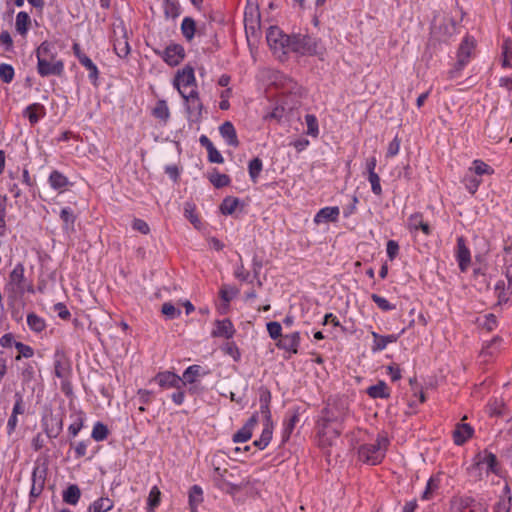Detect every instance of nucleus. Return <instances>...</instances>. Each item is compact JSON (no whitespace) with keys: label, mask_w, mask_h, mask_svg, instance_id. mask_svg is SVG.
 I'll return each mask as SVG.
<instances>
[{"label":"nucleus","mask_w":512,"mask_h":512,"mask_svg":"<svg viewBox=\"0 0 512 512\" xmlns=\"http://www.w3.org/2000/svg\"><path fill=\"white\" fill-rule=\"evenodd\" d=\"M37 71L42 77L61 76L64 72V63L57 59V51L54 43L44 41L36 49Z\"/></svg>","instance_id":"obj_1"},{"label":"nucleus","mask_w":512,"mask_h":512,"mask_svg":"<svg viewBox=\"0 0 512 512\" xmlns=\"http://www.w3.org/2000/svg\"><path fill=\"white\" fill-rule=\"evenodd\" d=\"M389 445L387 437L378 435L375 443L363 444L358 449L359 459L370 465H377L385 457Z\"/></svg>","instance_id":"obj_2"},{"label":"nucleus","mask_w":512,"mask_h":512,"mask_svg":"<svg viewBox=\"0 0 512 512\" xmlns=\"http://www.w3.org/2000/svg\"><path fill=\"white\" fill-rule=\"evenodd\" d=\"M24 265L18 263L9 274L8 283L5 286L7 300L9 305H13L18 299L25 294L26 278L24 276Z\"/></svg>","instance_id":"obj_3"},{"label":"nucleus","mask_w":512,"mask_h":512,"mask_svg":"<svg viewBox=\"0 0 512 512\" xmlns=\"http://www.w3.org/2000/svg\"><path fill=\"white\" fill-rule=\"evenodd\" d=\"M349 415L348 401L345 398H329L327 405L322 409L320 417L326 422H332L344 426Z\"/></svg>","instance_id":"obj_4"},{"label":"nucleus","mask_w":512,"mask_h":512,"mask_svg":"<svg viewBox=\"0 0 512 512\" xmlns=\"http://www.w3.org/2000/svg\"><path fill=\"white\" fill-rule=\"evenodd\" d=\"M287 53L294 52L299 55H315L318 52L319 43L316 38L308 34H292L289 36Z\"/></svg>","instance_id":"obj_5"},{"label":"nucleus","mask_w":512,"mask_h":512,"mask_svg":"<svg viewBox=\"0 0 512 512\" xmlns=\"http://www.w3.org/2000/svg\"><path fill=\"white\" fill-rule=\"evenodd\" d=\"M316 428L319 445L322 448H326L332 446L340 437L344 426L339 424L336 425L332 422H326L324 418L319 417Z\"/></svg>","instance_id":"obj_6"},{"label":"nucleus","mask_w":512,"mask_h":512,"mask_svg":"<svg viewBox=\"0 0 512 512\" xmlns=\"http://www.w3.org/2000/svg\"><path fill=\"white\" fill-rule=\"evenodd\" d=\"M48 472V463L46 460L43 462H36L32 472V486L30 490V502L38 498L45 486L46 476Z\"/></svg>","instance_id":"obj_7"},{"label":"nucleus","mask_w":512,"mask_h":512,"mask_svg":"<svg viewBox=\"0 0 512 512\" xmlns=\"http://www.w3.org/2000/svg\"><path fill=\"white\" fill-rule=\"evenodd\" d=\"M113 49L120 58H126L130 53V45L128 42L127 30L123 23L114 25L113 28Z\"/></svg>","instance_id":"obj_8"},{"label":"nucleus","mask_w":512,"mask_h":512,"mask_svg":"<svg viewBox=\"0 0 512 512\" xmlns=\"http://www.w3.org/2000/svg\"><path fill=\"white\" fill-rule=\"evenodd\" d=\"M289 36L290 35L284 34L279 27L270 26L266 34V40L274 53H281L282 55H286V44H288Z\"/></svg>","instance_id":"obj_9"},{"label":"nucleus","mask_w":512,"mask_h":512,"mask_svg":"<svg viewBox=\"0 0 512 512\" xmlns=\"http://www.w3.org/2000/svg\"><path fill=\"white\" fill-rule=\"evenodd\" d=\"M475 48V43L469 37H465L461 42L458 53H457V62L452 70H450V77H455L469 62L472 51Z\"/></svg>","instance_id":"obj_10"},{"label":"nucleus","mask_w":512,"mask_h":512,"mask_svg":"<svg viewBox=\"0 0 512 512\" xmlns=\"http://www.w3.org/2000/svg\"><path fill=\"white\" fill-rule=\"evenodd\" d=\"M182 97L187 103V113L189 119L193 122H198L202 117L203 104L199 98L198 92L191 89L188 93H182Z\"/></svg>","instance_id":"obj_11"},{"label":"nucleus","mask_w":512,"mask_h":512,"mask_svg":"<svg viewBox=\"0 0 512 512\" xmlns=\"http://www.w3.org/2000/svg\"><path fill=\"white\" fill-rule=\"evenodd\" d=\"M160 387L162 388H184L186 387V382L183 379L171 371L159 372L153 378Z\"/></svg>","instance_id":"obj_12"},{"label":"nucleus","mask_w":512,"mask_h":512,"mask_svg":"<svg viewBox=\"0 0 512 512\" xmlns=\"http://www.w3.org/2000/svg\"><path fill=\"white\" fill-rule=\"evenodd\" d=\"M195 74L193 67L187 65L175 76L174 86L177 88L179 93H187L185 89L190 86H195Z\"/></svg>","instance_id":"obj_13"},{"label":"nucleus","mask_w":512,"mask_h":512,"mask_svg":"<svg viewBox=\"0 0 512 512\" xmlns=\"http://www.w3.org/2000/svg\"><path fill=\"white\" fill-rule=\"evenodd\" d=\"M185 57L184 47L180 44H170L162 52L163 60L170 66H177Z\"/></svg>","instance_id":"obj_14"},{"label":"nucleus","mask_w":512,"mask_h":512,"mask_svg":"<svg viewBox=\"0 0 512 512\" xmlns=\"http://www.w3.org/2000/svg\"><path fill=\"white\" fill-rule=\"evenodd\" d=\"M54 373L60 379H67L71 373V365L69 359L61 351H56L54 355Z\"/></svg>","instance_id":"obj_15"},{"label":"nucleus","mask_w":512,"mask_h":512,"mask_svg":"<svg viewBox=\"0 0 512 512\" xmlns=\"http://www.w3.org/2000/svg\"><path fill=\"white\" fill-rule=\"evenodd\" d=\"M44 431L48 438L58 437L63 429V420L57 415H50L43 419Z\"/></svg>","instance_id":"obj_16"},{"label":"nucleus","mask_w":512,"mask_h":512,"mask_svg":"<svg viewBox=\"0 0 512 512\" xmlns=\"http://www.w3.org/2000/svg\"><path fill=\"white\" fill-rule=\"evenodd\" d=\"M505 275L508 282L507 288L505 289L503 281H499L495 286L499 304L506 303L509 300V295H512V265L506 268Z\"/></svg>","instance_id":"obj_17"},{"label":"nucleus","mask_w":512,"mask_h":512,"mask_svg":"<svg viewBox=\"0 0 512 512\" xmlns=\"http://www.w3.org/2000/svg\"><path fill=\"white\" fill-rule=\"evenodd\" d=\"M277 86L279 87L282 94H289L296 97H302L303 88L292 78L281 76L279 81L277 82Z\"/></svg>","instance_id":"obj_18"},{"label":"nucleus","mask_w":512,"mask_h":512,"mask_svg":"<svg viewBox=\"0 0 512 512\" xmlns=\"http://www.w3.org/2000/svg\"><path fill=\"white\" fill-rule=\"evenodd\" d=\"M300 344V333L293 332L291 334L283 335L277 342V347L287 352L296 354Z\"/></svg>","instance_id":"obj_19"},{"label":"nucleus","mask_w":512,"mask_h":512,"mask_svg":"<svg viewBox=\"0 0 512 512\" xmlns=\"http://www.w3.org/2000/svg\"><path fill=\"white\" fill-rule=\"evenodd\" d=\"M457 261L459 268L462 272L466 271L471 262V255L468 247L465 244L464 237H458L457 239Z\"/></svg>","instance_id":"obj_20"},{"label":"nucleus","mask_w":512,"mask_h":512,"mask_svg":"<svg viewBox=\"0 0 512 512\" xmlns=\"http://www.w3.org/2000/svg\"><path fill=\"white\" fill-rule=\"evenodd\" d=\"M474 429L471 425L459 423L453 431V440L456 445H463L468 439L473 436Z\"/></svg>","instance_id":"obj_21"},{"label":"nucleus","mask_w":512,"mask_h":512,"mask_svg":"<svg viewBox=\"0 0 512 512\" xmlns=\"http://www.w3.org/2000/svg\"><path fill=\"white\" fill-rule=\"evenodd\" d=\"M216 328L212 331L213 337H225L230 339L235 333V329L230 319L217 320Z\"/></svg>","instance_id":"obj_22"},{"label":"nucleus","mask_w":512,"mask_h":512,"mask_svg":"<svg viewBox=\"0 0 512 512\" xmlns=\"http://www.w3.org/2000/svg\"><path fill=\"white\" fill-rule=\"evenodd\" d=\"M220 135L225 139L226 143L233 147L239 146V140L234 125L230 121H225L219 127Z\"/></svg>","instance_id":"obj_23"},{"label":"nucleus","mask_w":512,"mask_h":512,"mask_svg":"<svg viewBox=\"0 0 512 512\" xmlns=\"http://www.w3.org/2000/svg\"><path fill=\"white\" fill-rule=\"evenodd\" d=\"M339 213L340 211L338 207L322 208L315 215L314 222L316 224L335 222L338 219Z\"/></svg>","instance_id":"obj_24"},{"label":"nucleus","mask_w":512,"mask_h":512,"mask_svg":"<svg viewBox=\"0 0 512 512\" xmlns=\"http://www.w3.org/2000/svg\"><path fill=\"white\" fill-rule=\"evenodd\" d=\"M60 219L63 222V230L67 234L75 232L76 215L70 207H64L61 210Z\"/></svg>","instance_id":"obj_25"},{"label":"nucleus","mask_w":512,"mask_h":512,"mask_svg":"<svg viewBox=\"0 0 512 512\" xmlns=\"http://www.w3.org/2000/svg\"><path fill=\"white\" fill-rule=\"evenodd\" d=\"M372 336L374 339L373 346H372L373 352L381 351V350L385 349L389 343L396 342L399 338V334L398 335L390 334V335L383 336L376 332H372Z\"/></svg>","instance_id":"obj_26"},{"label":"nucleus","mask_w":512,"mask_h":512,"mask_svg":"<svg viewBox=\"0 0 512 512\" xmlns=\"http://www.w3.org/2000/svg\"><path fill=\"white\" fill-rule=\"evenodd\" d=\"M24 116L28 117L31 125H35L41 117L45 116V107L40 103H33L25 108Z\"/></svg>","instance_id":"obj_27"},{"label":"nucleus","mask_w":512,"mask_h":512,"mask_svg":"<svg viewBox=\"0 0 512 512\" xmlns=\"http://www.w3.org/2000/svg\"><path fill=\"white\" fill-rule=\"evenodd\" d=\"M477 465H486L487 470L491 472L497 471V457L492 452L484 450L477 455Z\"/></svg>","instance_id":"obj_28"},{"label":"nucleus","mask_w":512,"mask_h":512,"mask_svg":"<svg viewBox=\"0 0 512 512\" xmlns=\"http://www.w3.org/2000/svg\"><path fill=\"white\" fill-rule=\"evenodd\" d=\"M181 33L186 41L191 42L197 33V23L191 17H185L181 23Z\"/></svg>","instance_id":"obj_29"},{"label":"nucleus","mask_w":512,"mask_h":512,"mask_svg":"<svg viewBox=\"0 0 512 512\" xmlns=\"http://www.w3.org/2000/svg\"><path fill=\"white\" fill-rule=\"evenodd\" d=\"M408 226L411 230L421 229L426 235L431 233L430 226L423 220V215L421 213L412 214L408 219Z\"/></svg>","instance_id":"obj_30"},{"label":"nucleus","mask_w":512,"mask_h":512,"mask_svg":"<svg viewBox=\"0 0 512 512\" xmlns=\"http://www.w3.org/2000/svg\"><path fill=\"white\" fill-rule=\"evenodd\" d=\"M474 499L470 497H454L451 500V511L452 512H469L472 507Z\"/></svg>","instance_id":"obj_31"},{"label":"nucleus","mask_w":512,"mask_h":512,"mask_svg":"<svg viewBox=\"0 0 512 512\" xmlns=\"http://www.w3.org/2000/svg\"><path fill=\"white\" fill-rule=\"evenodd\" d=\"M63 501L70 505H76L81 496V490L76 484L69 485L63 491Z\"/></svg>","instance_id":"obj_32"},{"label":"nucleus","mask_w":512,"mask_h":512,"mask_svg":"<svg viewBox=\"0 0 512 512\" xmlns=\"http://www.w3.org/2000/svg\"><path fill=\"white\" fill-rule=\"evenodd\" d=\"M367 394L371 398H388L390 396L389 388L384 381H379L377 384L370 386L367 389Z\"/></svg>","instance_id":"obj_33"},{"label":"nucleus","mask_w":512,"mask_h":512,"mask_svg":"<svg viewBox=\"0 0 512 512\" xmlns=\"http://www.w3.org/2000/svg\"><path fill=\"white\" fill-rule=\"evenodd\" d=\"M203 501V491L198 485H193L189 490V506L191 512H196L197 507Z\"/></svg>","instance_id":"obj_34"},{"label":"nucleus","mask_w":512,"mask_h":512,"mask_svg":"<svg viewBox=\"0 0 512 512\" xmlns=\"http://www.w3.org/2000/svg\"><path fill=\"white\" fill-rule=\"evenodd\" d=\"M114 503L108 497H101L95 500L90 506V512H107L112 510Z\"/></svg>","instance_id":"obj_35"},{"label":"nucleus","mask_w":512,"mask_h":512,"mask_svg":"<svg viewBox=\"0 0 512 512\" xmlns=\"http://www.w3.org/2000/svg\"><path fill=\"white\" fill-rule=\"evenodd\" d=\"M49 184L53 189L59 190L68 186L69 180L61 172L54 170L49 176Z\"/></svg>","instance_id":"obj_36"},{"label":"nucleus","mask_w":512,"mask_h":512,"mask_svg":"<svg viewBox=\"0 0 512 512\" xmlns=\"http://www.w3.org/2000/svg\"><path fill=\"white\" fill-rule=\"evenodd\" d=\"M31 23L30 16L28 13L21 11L16 16L15 27L19 34L26 35L29 29V25Z\"/></svg>","instance_id":"obj_37"},{"label":"nucleus","mask_w":512,"mask_h":512,"mask_svg":"<svg viewBox=\"0 0 512 512\" xmlns=\"http://www.w3.org/2000/svg\"><path fill=\"white\" fill-rule=\"evenodd\" d=\"M240 203L239 198L227 196L223 199L220 205V211L223 215H231L235 212Z\"/></svg>","instance_id":"obj_38"},{"label":"nucleus","mask_w":512,"mask_h":512,"mask_svg":"<svg viewBox=\"0 0 512 512\" xmlns=\"http://www.w3.org/2000/svg\"><path fill=\"white\" fill-rule=\"evenodd\" d=\"M249 481L240 478L239 481H230V479H224L225 491L230 495H235L244 489L248 485Z\"/></svg>","instance_id":"obj_39"},{"label":"nucleus","mask_w":512,"mask_h":512,"mask_svg":"<svg viewBox=\"0 0 512 512\" xmlns=\"http://www.w3.org/2000/svg\"><path fill=\"white\" fill-rule=\"evenodd\" d=\"M80 64L82 66H84L89 71L88 78L90 79V81L94 85H97L99 71H98L97 66L93 63V61L88 56H83V57H81Z\"/></svg>","instance_id":"obj_40"},{"label":"nucleus","mask_w":512,"mask_h":512,"mask_svg":"<svg viewBox=\"0 0 512 512\" xmlns=\"http://www.w3.org/2000/svg\"><path fill=\"white\" fill-rule=\"evenodd\" d=\"M27 325L32 331L37 333L42 332L46 328L45 320L33 312L27 315Z\"/></svg>","instance_id":"obj_41"},{"label":"nucleus","mask_w":512,"mask_h":512,"mask_svg":"<svg viewBox=\"0 0 512 512\" xmlns=\"http://www.w3.org/2000/svg\"><path fill=\"white\" fill-rule=\"evenodd\" d=\"M184 216L191 222V224L199 229L201 226V221L196 214V206L192 202H186L184 204Z\"/></svg>","instance_id":"obj_42"},{"label":"nucleus","mask_w":512,"mask_h":512,"mask_svg":"<svg viewBox=\"0 0 512 512\" xmlns=\"http://www.w3.org/2000/svg\"><path fill=\"white\" fill-rule=\"evenodd\" d=\"M272 439V427L269 424H266L260 438L253 442V446L257 447L259 450L265 449Z\"/></svg>","instance_id":"obj_43"},{"label":"nucleus","mask_w":512,"mask_h":512,"mask_svg":"<svg viewBox=\"0 0 512 512\" xmlns=\"http://www.w3.org/2000/svg\"><path fill=\"white\" fill-rule=\"evenodd\" d=\"M152 114L155 118H158L164 122H167V120L170 117V112H169V108H168L166 101L165 100L157 101Z\"/></svg>","instance_id":"obj_44"},{"label":"nucleus","mask_w":512,"mask_h":512,"mask_svg":"<svg viewBox=\"0 0 512 512\" xmlns=\"http://www.w3.org/2000/svg\"><path fill=\"white\" fill-rule=\"evenodd\" d=\"M263 169V162L259 157L253 158L248 164V171L251 180L257 183L259 175Z\"/></svg>","instance_id":"obj_45"},{"label":"nucleus","mask_w":512,"mask_h":512,"mask_svg":"<svg viewBox=\"0 0 512 512\" xmlns=\"http://www.w3.org/2000/svg\"><path fill=\"white\" fill-rule=\"evenodd\" d=\"M163 10L166 18L175 19L180 15V6L173 0H164Z\"/></svg>","instance_id":"obj_46"},{"label":"nucleus","mask_w":512,"mask_h":512,"mask_svg":"<svg viewBox=\"0 0 512 512\" xmlns=\"http://www.w3.org/2000/svg\"><path fill=\"white\" fill-rule=\"evenodd\" d=\"M20 376L23 384H28L35 378V364L26 362L20 370Z\"/></svg>","instance_id":"obj_47"},{"label":"nucleus","mask_w":512,"mask_h":512,"mask_svg":"<svg viewBox=\"0 0 512 512\" xmlns=\"http://www.w3.org/2000/svg\"><path fill=\"white\" fill-rule=\"evenodd\" d=\"M6 207L7 197L0 194V237H4L6 235Z\"/></svg>","instance_id":"obj_48"},{"label":"nucleus","mask_w":512,"mask_h":512,"mask_svg":"<svg viewBox=\"0 0 512 512\" xmlns=\"http://www.w3.org/2000/svg\"><path fill=\"white\" fill-rule=\"evenodd\" d=\"M501 342L502 339L500 337H494L486 346L482 348L481 355L484 357L495 355L500 349Z\"/></svg>","instance_id":"obj_49"},{"label":"nucleus","mask_w":512,"mask_h":512,"mask_svg":"<svg viewBox=\"0 0 512 512\" xmlns=\"http://www.w3.org/2000/svg\"><path fill=\"white\" fill-rule=\"evenodd\" d=\"M201 369L199 365H191L184 371L182 379L186 382V385L196 381V378L201 374Z\"/></svg>","instance_id":"obj_50"},{"label":"nucleus","mask_w":512,"mask_h":512,"mask_svg":"<svg viewBox=\"0 0 512 512\" xmlns=\"http://www.w3.org/2000/svg\"><path fill=\"white\" fill-rule=\"evenodd\" d=\"M108 434H109V430H108L107 426L101 422H97V423H95V425L93 427L91 437L95 441H103L107 438Z\"/></svg>","instance_id":"obj_51"},{"label":"nucleus","mask_w":512,"mask_h":512,"mask_svg":"<svg viewBox=\"0 0 512 512\" xmlns=\"http://www.w3.org/2000/svg\"><path fill=\"white\" fill-rule=\"evenodd\" d=\"M210 182L216 188H223L230 184V177L227 174H221L218 172H214L209 177Z\"/></svg>","instance_id":"obj_52"},{"label":"nucleus","mask_w":512,"mask_h":512,"mask_svg":"<svg viewBox=\"0 0 512 512\" xmlns=\"http://www.w3.org/2000/svg\"><path fill=\"white\" fill-rule=\"evenodd\" d=\"M161 501V492L157 486L152 487L150 490L147 504H148V510L153 511Z\"/></svg>","instance_id":"obj_53"},{"label":"nucleus","mask_w":512,"mask_h":512,"mask_svg":"<svg viewBox=\"0 0 512 512\" xmlns=\"http://www.w3.org/2000/svg\"><path fill=\"white\" fill-rule=\"evenodd\" d=\"M305 122L307 125V134L313 137H317L319 134L318 121L315 115L307 114L305 116Z\"/></svg>","instance_id":"obj_54"},{"label":"nucleus","mask_w":512,"mask_h":512,"mask_svg":"<svg viewBox=\"0 0 512 512\" xmlns=\"http://www.w3.org/2000/svg\"><path fill=\"white\" fill-rule=\"evenodd\" d=\"M470 171H473L474 174L477 176H481L484 174L490 175L494 172L493 169L488 164L481 160H475L473 162V167L470 168Z\"/></svg>","instance_id":"obj_55"},{"label":"nucleus","mask_w":512,"mask_h":512,"mask_svg":"<svg viewBox=\"0 0 512 512\" xmlns=\"http://www.w3.org/2000/svg\"><path fill=\"white\" fill-rule=\"evenodd\" d=\"M15 348L18 350V355L15 357L16 361H20L22 357L31 358L34 355V349L22 342L15 343Z\"/></svg>","instance_id":"obj_56"},{"label":"nucleus","mask_w":512,"mask_h":512,"mask_svg":"<svg viewBox=\"0 0 512 512\" xmlns=\"http://www.w3.org/2000/svg\"><path fill=\"white\" fill-rule=\"evenodd\" d=\"M494 512H512L511 496L501 497L494 505Z\"/></svg>","instance_id":"obj_57"},{"label":"nucleus","mask_w":512,"mask_h":512,"mask_svg":"<svg viewBox=\"0 0 512 512\" xmlns=\"http://www.w3.org/2000/svg\"><path fill=\"white\" fill-rule=\"evenodd\" d=\"M480 183L481 180L475 174H467L464 178L465 187L471 194L477 191Z\"/></svg>","instance_id":"obj_58"},{"label":"nucleus","mask_w":512,"mask_h":512,"mask_svg":"<svg viewBox=\"0 0 512 512\" xmlns=\"http://www.w3.org/2000/svg\"><path fill=\"white\" fill-rule=\"evenodd\" d=\"M15 403L12 409V415L18 416L25 413V403L21 392H15L14 394Z\"/></svg>","instance_id":"obj_59"},{"label":"nucleus","mask_w":512,"mask_h":512,"mask_svg":"<svg viewBox=\"0 0 512 512\" xmlns=\"http://www.w3.org/2000/svg\"><path fill=\"white\" fill-rule=\"evenodd\" d=\"M299 421V415L297 413H294L290 416L288 420L284 423V432H283V439L286 440L290 437L292 431L294 430L296 424Z\"/></svg>","instance_id":"obj_60"},{"label":"nucleus","mask_w":512,"mask_h":512,"mask_svg":"<svg viewBox=\"0 0 512 512\" xmlns=\"http://www.w3.org/2000/svg\"><path fill=\"white\" fill-rule=\"evenodd\" d=\"M14 74V68L11 65L5 63L0 64V79L4 83H11L14 78Z\"/></svg>","instance_id":"obj_61"},{"label":"nucleus","mask_w":512,"mask_h":512,"mask_svg":"<svg viewBox=\"0 0 512 512\" xmlns=\"http://www.w3.org/2000/svg\"><path fill=\"white\" fill-rule=\"evenodd\" d=\"M161 312L169 319L178 318L181 315V310L177 309L172 303L166 302L162 305Z\"/></svg>","instance_id":"obj_62"},{"label":"nucleus","mask_w":512,"mask_h":512,"mask_svg":"<svg viewBox=\"0 0 512 512\" xmlns=\"http://www.w3.org/2000/svg\"><path fill=\"white\" fill-rule=\"evenodd\" d=\"M239 290L236 287L223 285L220 289V297L225 302H230L233 297L238 294Z\"/></svg>","instance_id":"obj_63"},{"label":"nucleus","mask_w":512,"mask_h":512,"mask_svg":"<svg viewBox=\"0 0 512 512\" xmlns=\"http://www.w3.org/2000/svg\"><path fill=\"white\" fill-rule=\"evenodd\" d=\"M372 301L383 311H390L395 309V305H392L387 299L378 294L371 295Z\"/></svg>","instance_id":"obj_64"}]
</instances>
